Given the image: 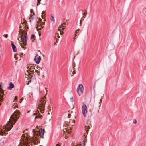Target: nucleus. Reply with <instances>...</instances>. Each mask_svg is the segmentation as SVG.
I'll use <instances>...</instances> for the list:
<instances>
[{"label":"nucleus","instance_id":"f257e3e1","mask_svg":"<svg viewBox=\"0 0 146 146\" xmlns=\"http://www.w3.org/2000/svg\"><path fill=\"white\" fill-rule=\"evenodd\" d=\"M44 133V130L41 129L38 132L34 131L33 136L31 138H29L27 134H23L21 136V140H20L21 141L19 146H30V142L33 143L35 144H37L39 142L38 140V135L42 137Z\"/></svg>","mask_w":146,"mask_h":146},{"label":"nucleus","instance_id":"f03ea898","mask_svg":"<svg viewBox=\"0 0 146 146\" xmlns=\"http://www.w3.org/2000/svg\"><path fill=\"white\" fill-rule=\"evenodd\" d=\"M27 28L25 24L23 23L20 24L19 30V35L20 36L19 37V38H20L21 42L25 45H26V42L27 40Z\"/></svg>","mask_w":146,"mask_h":146},{"label":"nucleus","instance_id":"7ed1b4c3","mask_svg":"<svg viewBox=\"0 0 146 146\" xmlns=\"http://www.w3.org/2000/svg\"><path fill=\"white\" fill-rule=\"evenodd\" d=\"M14 123L9 120L6 125H5L3 128L1 130L0 129V135L1 136L5 135L8 131H10L13 126Z\"/></svg>","mask_w":146,"mask_h":146},{"label":"nucleus","instance_id":"20e7f679","mask_svg":"<svg viewBox=\"0 0 146 146\" xmlns=\"http://www.w3.org/2000/svg\"><path fill=\"white\" fill-rule=\"evenodd\" d=\"M46 95L42 98L38 104V110H40L41 113H42L44 112V108L45 107V104L46 103V97L45 96Z\"/></svg>","mask_w":146,"mask_h":146},{"label":"nucleus","instance_id":"39448f33","mask_svg":"<svg viewBox=\"0 0 146 146\" xmlns=\"http://www.w3.org/2000/svg\"><path fill=\"white\" fill-rule=\"evenodd\" d=\"M20 115V112L18 110H16L11 115L9 120L13 122L14 124L18 120Z\"/></svg>","mask_w":146,"mask_h":146},{"label":"nucleus","instance_id":"423d86ee","mask_svg":"<svg viewBox=\"0 0 146 146\" xmlns=\"http://www.w3.org/2000/svg\"><path fill=\"white\" fill-rule=\"evenodd\" d=\"M35 69L34 66L32 65H29L27 67V72L25 73V75L28 77H30L31 74Z\"/></svg>","mask_w":146,"mask_h":146},{"label":"nucleus","instance_id":"0eeeda50","mask_svg":"<svg viewBox=\"0 0 146 146\" xmlns=\"http://www.w3.org/2000/svg\"><path fill=\"white\" fill-rule=\"evenodd\" d=\"M84 87L82 84H80L78 86L77 89V92L79 96L82 95L83 92Z\"/></svg>","mask_w":146,"mask_h":146},{"label":"nucleus","instance_id":"6e6552de","mask_svg":"<svg viewBox=\"0 0 146 146\" xmlns=\"http://www.w3.org/2000/svg\"><path fill=\"white\" fill-rule=\"evenodd\" d=\"M42 20L41 18H39V21L37 23V27L38 29H41L44 27L45 22H42Z\"/></svg>","mask_w":146,"mask_h":146},{"label":"nucleus","instance_id":"1a4fd4ad","mask_svg":"<svg viewBox=\"0 0 146 146\" xmlns=\"http://www.w3.org/2000/svg\"><path fill=\"white\" fill-rule=\"evenodd\" d=\"M82 111L83 116L85 117L87 114V106L85 104H83L82 108Z\"/></svg>","mask_w":146,"mask_h":146},{"label":"nucleus","instance_id":"9d476101","mask_svg":"<svg viewBox=\"0 0 146 146\" xmlns=\"http://www.w3.org/2000/svg\"><path fill=\"white\" fill-rule=\"evenodd\" d=\"M41 60V57L38 55H37L35 56L34 58V60L35 62L37 64H39Z\"/></svg>","mask_w":146,"mask_h":146},{"label":"nucleus","instance_id":"9b49d317","mask_svg":"<svg viewBox=\"0 0 146 146\" xmlns=\"http://www.w3.org/2000/svg\"><path fill=\"white\" fill-rule=\"evenodd\" d=\"M69 129L68 128H65L63 129L64 133L65 136V138L67 139V135L69 133L71 132L69 130Z\"/></svg>","mask_w":146,"mask_h":146},{"label":"nucleus","instance_id":"f8f14e48","mask_svg":"<svg viewBox=\"0 0 146 146\" xmlns=\"http://www.w3.org/2000/svg\"><path fill=\"white\" fill-rule=\"evenodd\" d=\"M62 25H60L58 28V30L60 31V34L61 35L62 34V33L63 32V30L64 28L62 27Z\"/></svg>","mask_w":146,"mask_h":146},{"label":"nucleus","instance_id":"ddd939ff","mask_svg":"<svg viewBox=\"0 0 146 146\" xmlns=\"http://www.w3.org/2000/svg\"><path fill=\"white\" fill-rule=\"evenodd\" d=\"M34 115H36V116L35 117V119H36L38 118H41L42 116V115H40V114L39 113H36V114L34 113Z\"/></svg>","mask_w":146,"mask_h":146},{"label":"nucleus","instance_id":"4468645a","mask_svg":"<svg viewBox=\"0 0 146 146\" xmlns=\"http://www.w3.org/2000/svg\"><path fill=\"white\" fill-rule=\"evenodd\" d=\"M52 113H48V115L47 116V117L46 119V120H47L48 121H50V120L52 118Z\"/></svg>","mask_w":146,"mask_h":146},{"label":"nucleus","instance_id":"2eb2a0df","mask_svg":"<svg viewBox=\"0 0 146 146\" xmlns=\"http://www.w3.org/2000/svg\"><path fill=\"white\" fill-rule=\"evenodd\" d=\"M14 87V85L13 84L12 82H11L9 83V86L8 87V89L11 90Z\"/></svg>","mask_w":146,"mask_h":146},{"label":"nucleus","instance_id":"dca6fc26","mask_svg":"<svg viewBox=\"0 0 146 146\" xmlns=\"http://www.w3.org/2000/svg\"><path fill=\"white\" fill-rule=\"evenodd\" d=\"M30 11L31 12V13L30 15V17L31 19H33L35 17L34 13H33V10H31Z\"/></svg>","mask_w":146,"mask_h":146},{"label":"nucleus","instance_id":"f3484780","mask_svg":"<svg viewBox=\"0 0 146 146\" xmlns=\"http://www.w3.org/2000/svg\"><path fill=\"white\" fill-rule=\"evenodd\" d=\"M75 122V120L73 119H70L69 120V123L70 126H72Z\"/></svg>","mask_w":146,"mask_h":146},{"label":"nucleus","instance_id":"a211bd4d","mask_svg":"<svg viewBox=\"0 0 146 146\" xmlns=\"http://www.w3.org/2000/svg\"><path fill=\"white\" fill-rule=\"evenodd\" d=\"M35 36L33 34H32L31 35V39L32 40V42H33L34 41V40L35 39Z\"/></svg>","mask_w":146,"mask_h":146},{"label":"nucleus","instance_id":"6ab92c4d","mask_svg":"<svg viewBox=\"0 0 146 146\" xmlns=\"http://www.w3.org/2000/svg\"><path fill=\"white\" fill-rule=\"evenodd\" d=\"M12 49L14 52H16L17 51L16 46H12Z\"/></svg>","mask_w":146,"mask_h":146},{"label":"nucleus","instance_id":"aec40b11","mask_svg":"<svg viewBox=\"0 0 146 146\" xmlns=\"http://www.w3.org/2000/svg\"><path fill=\"white\" fill-rule=\"evenodd\" d=\"M74 101V99L73 97H71L69 99V101L70 102H72Z\"/></svg>","mask_w":146,"mask_h":146},{"label":"nucleus","instance_id":"412c9836","mask_svg":"<svg viewBox=\"0 0 146 146\" xmlns=\"http://www.w3.org/2000/svg\"><path fill=\"white\" fill-rule=\"evenodd\" d=\"M79 29H77L76 30L75 32V34L74 35V37H76V34H77L79 32Z\"/></svg>","mask_w":146,"mask_h":146},{"label":"nucleus","instance_id":"4be33fe9","mask_svg":"<svg viewBox=\"0 0 146 146\" xmlns=\"http://www.w3.org/2000/svg\"><path fill=\"white\" fill-rule=\"evenodd\" d=\"M4 141L3 140H1L0 141V146H1L3 143Z\"/></svg>","mask_w":146,"mask_h":146},{"label":"nucleus","instance_id":"5701e85b","mask_svg":"<svg viewBox=\"0 0 146 146\" xmlns=\"http://www.w3.org/2000/svg\"><path fill=\"white\" fill-rule=\"evenodd\" d=\"M45 12L44 11H43L42 13V15H41V17H42L43 18V15H44V16H45Z\"/></svg>","mask_w":146,"mask_h":146},{"label":"nucleus","instance_id":"b1692460","mask_svg":"<svg viewBox=\"0 0 146 146\" xmlns=\"http://www.w3.org/2000/svg\"><path fill=\"white\" fill-rule=\"evenodd\" d=\"M51 20L53 22V23H54L55 22V19L54 18V17H53V16H51Z\"/></svg>","mask_w":146,"mask_h":146},{"label":"nucleus","instance_id":"393cba45","mask_svg":"<svg viewBox=\"0 0 146 146\" xmlns=\"http://www.w3.org/2000/svg\"><path fill=\"white\" fill-rule=\"evenodd\" d=\"M41 0H37V5H38L40 3V1Z\"/></svg>","mask_w":146,"mask_h":146},{"label":"nucleus","instance_id":"a878e982","mask_svg":"<svg viewBox=\"0 0 146 146\" xmlns=\"http://www.w3.org/2000/svg\"><path fill=\"white\" fill-rule=\"evenodd\" d=\"M76 146H84V143H83V144L82 145H82H81L80 144V145H78Z\"/></svg>","mask_w":146,"mask_h":146},{"label":"nucleus","instance_id":"bb28decb","mask_svg":"<svg viewBox=\"0 0 146 146\" xmlns=\"http://www.w3.org/2000/svg\"><path fill=\"white\" fill-rule=\"evenodd\" d=\"M4 36L5 38H7L8 37V35L7 34H5L4 35Z\"/></svg>","mask_w":146,"mask_h":146},{"label":"nucleus","instance_id":"cd10ccee","mask_svg":"<svg viewBox=\"0 0 146 146\" xmlns=\"http://www.w3.org/2000/svg\"><path fill=\"white\" fill-rule=\"evenodd\" d=\"M133 123L135 124H136L137 122V121H136V120H135V119H134L133 120Z\"/></svg>","mask_w":146,"mask_h":146},{"label":"nucleus","instance_id":"c85d7f7f","mask_svg":"<svg viewBox=\"0 0 146 146\" xmlns=\"http://www.w3.org/2000/svg\"><path fill=\"white\" fill-rule=\"evenodd\" d=\"M17 96H15L14 98V100L17 101Z\"/></svg>","mask_w":146,"mask_h":146},{"label":"nucleus","instance_id":"c756f323","mask_svg":"<svg viewBox=\"0 0 146 146\" xmlns=\"http://www.w3.org/2000/svg\"><path fill=\"white\" fill-rule=\"evenodd\" d=\"M31 82V80H29V81H28V82L26 83V84L27 85H28L29 84V83Z\"/></svg>","mask_w":146,"mask_h":146},{"label":"nucleus","instance_id":"7c9ffc66","mask_svg":"<svg viewBox=\"0 0 146 146\" xmlns=\"http://www.w3.org/2000/svg\"><path fill=\"white\" fill-rule=\"evenodd\" d=\"M71 115L70 114H68V117L69 118L70 117Z\"/></svg>","mask_w":146,"mask_h":146},{"label":"nucleus","instance_id":"2f4dec72","mask_svg":"<svg viewBox=\"0 0 146 146\" xmlns=\"http://www.w3.org/2000/svg\"><path fill=\"white\" fill-rule=\"evenodd\" d=\"M22 101V98H21V99L20 101V103H21Z\"/></svg>","mask_w":146,"mask_h":146},{"label":"nucleus","instance_id":"473e14b6","mask_svg":"<svg viewBox=\"0 0 146 146\" xmlns=\"http://www.w3.org/2000/svg\"><path fill=\"white\" fill-rule=\"evenodd\" d=\"M11 46H15L14 44H13L12 43H11Z\"/></svg>","mask_w":146,"mask_h":146},{"label":"nucleus","instance_id":"72a5a7b5","mask_svg":"<svg viewBox=\"0 0 146 146\" xmlns=\"http://www.w3.org/2000/svg\"><path fill=\"white\" fill-rule=\"evenodd\" d=\"M56 146H59V144H57L56 145Z\"/></svg>","mask_w":146,"mask_h":146},{"label":"nucleus","instance_id":"f704fd0d","mask_svg":"<svg viewBox=\"0 0 146 146\" xmlns=\"http://www.w3.org/2000/svg\"><path fill=\"white\" fill-rule=\"evenodd\" d=\"M57 37H58V38H60V36L59 35H58L57 36Z\"/></svg>","mask_w":146,"mask_h":146},{"label":"nucleus","instance_id":"c9c22d12","mask_svg":"<svg viewBox=\"0 0 146 146\" xmlns=\"http://www.w3.org/2000/svg\"><path fill=\"white\" fill-rule=\"evenodd\" d=\"M21 48H24V46H21Z\"/></svg>","mask_w":146,"mask_h":146},{"label":"nucleus","instance_id":"e433bc0d","mask_svg":"<svg viewBox=\"0 0 146 146\" xmlns=\"http://www.w3.org/2000/svg\"><path fill=\"white\" fill-rule=\"evenodd\" d=\"M14 57H15V58H16V56H15Z\"/></svg>","mask_w":146,"mask_h":146},{"label":"nucleus","instance_id":"4c0bfd02","mask_svg":"<svg viewBox=\"0 0 146 146\" xmlns=\"http://www.w3.org/2000/svg\"><path fill=\"white\" fill-rule=\"evenodd\" d=\"M70 130L71 129V127H70Z\"/></svg>","mask_w":146,"mask_h":146},{"label":"nucleus","instance_id":"58836bf2","mask_svg":"<svg viewBox=\"0 0 146 146\" xmlns=\"http://www.w3.org/2000/svg\"><path fill=\"white\" fill-rule=\"evenodd\" d=\"M27 78H29V77H27Z\"/></svg>","mask_w":146,"mask_h":146},{"label":"nucleus","instance_id":"ea45409f","mask_svg":"<svg viewBox=\"0 0 146 146\" xmlns=\"http://www.w3.org/2000/svg\"><path fill=\"white\" fill-rule=\"evenodd\" d=\"M27 78H29V77H27Z\"/></svg>","mask_w":146,"mask_h":146}]
</instances>
